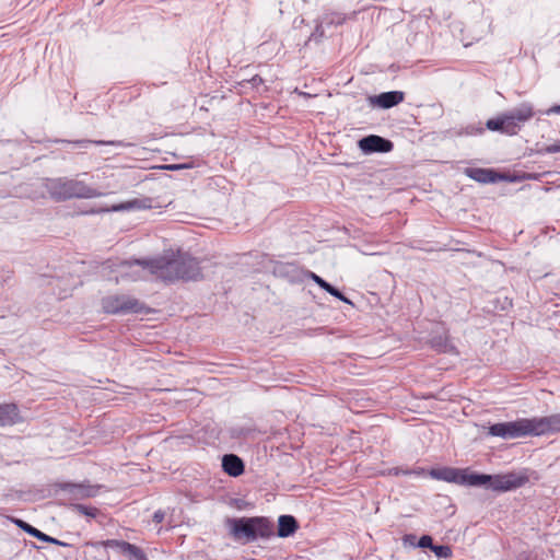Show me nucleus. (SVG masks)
<instances>
[{"label": "nucleus", "mask_w": 560, "mask_h": 560, "mask_svg": "<svg viewBox=\"0 0 560 560\" xmlns=\"http://www.w3.org/2000/svg\"><path fill=\"white\" fill-rule=\"evenodd\" d=\"M533 435H541L560 431V415L529 419Z\"/></svg>", "instance_id": "6e6552de"}, {"label": "nucleus", "mask_w": 560, "mask_h": 560, "mask_svg": "<svg viewBox=\"0 0 560 560\" xmlns=\"http://www.w3.org/2000/svg\"><path fill=\"white\" fill-rule=\"evenodd\" d=\"M75 494L80 498L93 497L96 493V489L94 487H75Z\"/></svg>", "instance_id": "aec40b11"}, {"label": "nucleus", "mask_w": 560, "mask_h": 560, "mask_svg": "<svg viewBox=\"0 0 560 560\" xmlns=\"http://www.w3.org/2000/svg\"><path fill=\"white\" fill-rule=\"evenodd\" d=\"M432 551L434 552V555L438 558H444V559L451 558L453 555L451 547L447 545H441V546L434 545V547H432Z\"/></svg>", "instance_id": "6ab92c4d"}, {"label": "nucleus", "mask_w": 560, "mask_h": 560, "mask_svg": "<svg viewBox=\"0 0 560 560\" xmlns=\"http://www.w3.org/2000/svg\"><path fill=\"white\" fill-rule=\"evenodd\" d=\"M489 434L502 439H517L533 435L529 419L495 423L489 428Z\"/></svg>", "instance_id": "39448f33"}, {"label": "nucleus", "mask_w": 560, "mask_h": 560, "mask_svg": "<svg viewBox=\"0 0 560 560\" xmlns=\"http://www.w3.org/2000/svg\"><path fill=\"white\" fill-rule=\"evenodd\" d=\"M163 517H164V515H163V513H161V512H156V513L154 514V521H155L156 523L162 522V521H163Z\"/></svg>", "instance_id": "cd10ccee"}, {"label": "nucleus", "mask_w": 560, "mask_h": 560, "mask_svg": "<svg viewBox=\"0 0 560 560\" xmlns=\"http://www.w3.org/2000/svg\"><path fill=\"white\" fill-rule=\"evenodd\" d=\"M73 509L83 514V515H88V516H91V517H95L96 516V513H97V510L94 509V508H88L85 505H82V504H74L73 505Z\"/></svg>", "instance_id": "412c9836"}, {"label": "nucleus", "mask_w": 560, "mask_h": 560, "mask_svg": "<svg viewBox=\"0 0 560 560\" xmlns=\"http://www.w3.org/2000/svg\"><path fill=\"white\" fill-rule=\"evenodd\" d=\"M166 168L176 170V168H179V166H166Z\"/></svg>", "instance_id": "7c9ffc66"}, {"label": "nucleus", "mask_w": 560, "mask_h": 560, "mask_svg": "<svg viewBox=\"0 0 560 560\" xmlns=\"http://www.w3.org/2000/svg\"><path fill=\"white\" fill-rule=\"evenodd\" d=\"M466 175L479 183H495L498 180H514L503 174H498L492 170L487 168H466Z\"/></svg>", "instance_id": "9d476101"}, {"label": "nucleus", "mask_w": 560, "mask_h": 560, "mask_svg": "<svg viewBox=\"0 0 560 560\" xmlns=\"http://www.w3.org/2000/svg\"><path fill=\"white\" fill-rule=\"evenodd\" d=\"M47 542H51V544H56V545H63L62 542H60L59 540L48 536V540H46Z\"/></svg>", "instance_id": "c85d7f7f"}, {"label": "nucleus", "mask_w": 560, "mask_h": 560, "mask_svg": "<svg viewBox=\"0 0 560 560\" xmlns=\"http://www.w3.org/2000/svg\"><path fill=\"white\" fill-rule=\"evenodd\" d=\"M19 420V411L15 405L0 406V425L13 424Z\"/></svg>", "instance_id": "4468645a"}, {"label": "nucleus", "mask_w": 560, "mask_h": 560, "mask_svg": "<svg viewBox=\"0 0 560 560\" xmlns=\"http://www.w3.org/2000/svg\"><path fill=\"white\" fill-rule=\"evenodd\" d=\"M326 292H328L329 294L334 295L335 298L339 299L340 301H342L347 304L353 305L349 299H347L340 291H338L337 289H335L331 285H329V288Z\"/></svg>", "instance_id": "5701e85b"}, {"label": "nucleus", "mask_w": 560, "mask_h": 560, "mask_svg": "<svg viewBox=\"0 0 560 560\" xmlns=\"http://www.w3.org/2000/svg\"><path fill=\"white\" fill-rule=\"evenodd\" d=\"M135 203H136V201L120 203V205L114 206L112 210H114V211L127 210V209L132 208L135 206Z\"/></svg>", "instance_id": "a878e982"}, {"label": "nucleus", "mask_w": 560, "mask_h": 560, "mask_svg": "<svg viewBox=\"0 0 560 560\" xmlns=\"http://www.w3.org/2000/svg\"><path fill=\"white\" fill-rule=\"evenodd\" d=\"M298 529V523L293 516L282 515L278 521V536L289 537Z\"/></svg>", "instance_id": "ddd939ff"}, {"label": "nucleus", "mask_w": 560, "mask_h": 560, "mask_svg": "<svg viewBox=\"0 0 560 560\" xmlns=\"http://www.w3.org/2000/svg\"><path fill=\"white\" fill-rule=\"evenodd\" d=\"M310 278L316 282L322 289H324L325 291L328 290L329 288V283L326 282L324 279H322L319 276H317L316 273L314 272H310Z\"/></svg>", "instance_id": "b1692460"}, {"label": "nucleus", "mask_w": 560, "mask_h": 560, "mask_svg": "<svg viewBox=\"0 0 560 560\" xmlns=\"http://www.w3.org/2000/svg\"><path fill=\"white\" fill-rule=\"evenodd\" d=\"M479 477H487L488 479L481 482L480 486L489 485L494 491H510L524 486L528 481V477L523 474L509 472L505 475H479Z\"/></svg>", "instance_id": "423d86ee"}, {"label": "nucleus", "mask_w": 560, "mask_h": 560, "mask_svg": "<svg viewBox=\"0 0 560 560\" xmlns=\"http://www.w3.org/2000/svg\"><path fill=\"white\" fill-rule=\"evenodd\" d=\"M107 546L118 547L121 552L127 553L138 560H142L144 558L143 552L138 547L126 541L110 540L107 542Z\"/></svg>", "instance_id": "2eb2a0df"}, {"label": "nucleus", "mask_w": 560, "mask_h": 560, "mask_svg": "<svg viewBox=\"0 0 560 560\" xmlns=\"http://www.w3.org/2000/svg\"><path fill=\"white\" fill-rule=\"evenodd\" d=\"M550 113H557V114H560V105L559 106H555L552 108L549 109Z\"/></svg>", "instance_id": "c756f323"}, {"label": "nucleus", "mask_w": 560, "mask_h": 560, "mask_svg": "<svg viewBox=\"0 0 560 560\" xmlns=\"http://www.w3.org/2000/svg\"><path fill=\"white\" fill-rule=\"evenodd\" d=\"M404 93L400 91L385 92L376 96H371L370 103L381 108H390L404 101Z\"/></svg>", "instance_id": "9b49d317"}, {"label": "nucleus", "mask_w": 560, "mask_h": 560, "mask_svg": "<svg viewBox=\"0 0 560 560\" xmlns=\"http://www.w3.org/2000/svg\"><path fill=\"white\" fill-rule=\"evenodd\" d=\"M429 474L438 480L468 486H480L481 482L488 479L487 477H479L478 474L470 472L468 469L451 467L431 469Z\"/></svg>", "instance_id": "20e7f679"}, {"label": "nucleus", "mask_w": 560, "mask_h": 560, "mask_svg": "<svg viewBox=\"0 0 560 560\" xmlns=\"http://www.w3.org/2000/svg\"><path fill=\"white\" fill-rule=\"evenodd\" d=\"M510 115L518 122H524L533 116V109L529 105L523 104L515 108Z\"/></svg>", "instance_id": "f3484780"}, {"label": "nucleus", "mask_w": 560, "mask_h": 560, "mask_svg": "<svg viewBox=\"0 0 560 560\" xmlns=\"http://www.w3.org/2000/svg\"><path fill=\"white\" fill-rule=\"evenodd\" d=\"M16 526H19L21 529H23L24 532H26L27 534L38 538L39 540H48V535L42 533L40 530H38L37 528L31 526L30 524H27L26 522L20 520V518H13L11 517L10 518Z\"/></svg>", "instance_id": "dca6fc26"}, {"label": "nucleus", "mask_w": 560, "mask_h": 560, "mask_svg": "<svg viewBox=\"0 0 560 560\" xmlns=\"http://www.w3.org/2000/svg\"><path fill=\"white\" fill-rule=\"evenodd\" d=\"M230 534L236 540L254 541L272 535V524L265 517H240L228 521Z\"/></svg>", "instance_id": "f03ea898"}, {"label": "nucleus", "mask_w": 560, "mask_h": 560, "mask_svg": "<svg viewBox=\"0 0 560 560\" xmlns=\"http://www.w3.org/2000/svg\"><path fill=\"white\" fill-rule=\"evenodd\" d=\"M359 147L364 152H388L393 144L382 137L372 135L361 139Z\"/></svg>", "instance_id": "1a4fd4ad"}, {"label": "nucleus", "mask_w": 560, "mask_h": 560, "mask_svg": "<svg viewBox=\"0 0 560 560\" xmlns=\"http://www.w3.org/2000/svg\"><path fill=\"white\" fill-rule=\"evenodd\" d=\"M502 125H504V121H502V117H498V118H494V119H489L487 121V127L490 129V130H500L502 131Z\"/></svg>", "instance_id": "4be33fe9"}, {"label": "nucleus", "mask_w": 560, "mask_h": 560, "mask_svg": "<svg viewBox=\"0 0 560 560\" xmlns=\"http://www.w3.org/2000/svg\"><path fill=\"white\" fill-rule=\"evenodd\" d=\"M121 267L126 269L124 276L133 280L147 279L152 275L168 281L178 279L196 280L199 277V267L194 259L166 260L160 258L148 262H125Z\"/></svg>", "instance_id": "f257e3e1"}, {"label": "nucleus", "mask_w": 560, "mask_h": 560, "mask_svg": "<svg viewBox=\"0 0 560 560\" xmlns=\"http://www.w3.org/2000/svg\"><path fill=\"white\" fill-rule=\"evenodd\" d=\"M418 546L421 548H430L432 550V547H434L432 544V537L428 535L422 536L419 539Z\"/></svg>", "instance_id": "393cba45"}, {"label": "nucleus", "mask_w": 560, "mask_h": 560, "mask_svg": "<svg viewBox=\"0 0 560 560\" xmlns=\"http://www.w3.org/2000/svg\"><path fill=\"white\" fill-rule=\"evenodd\" d=\"M547 152L549 153H557V152H560V142L557 143V144H552V145H549L547 149H546Z\"/></svg>", "instance_id": "bb28decb"}, {"label": "nucleus", "mask_w": 560, "mask_h": 560, "mask_svg": "<svg viewBox=\"0 0 560 560\" xmlns=\"http://www.w3.org/2000/svg\"><path fill=\"white\" fill-rule=\"evenodd\" d=\"M103 308L107 313H140L142 303L127 295H110L103 300Z\"/></svg>", "instance_id": "0eeeda50"}, {"label": "nucleus", "mask_w": 560, "mask_h": 560, "mask_svg": "<svg viewBox=\"0 0 560 560\" xmlns=\"http://www.w3.org/2000/svg\"><path fill=\"white\" fill-rule=\"evenodd\" d=\"M222 467L226 474L237 477L244 471V464L242 459L233 454L224 455L222 458Z\"/></svg>", "instance_id": "f8f14e48"}, {"label": "nucleus", "mask_w": 560, "mask_h": 560, "mask_svg": "<svg viewBox=\"0 0 560 560\" xmlns=\"http://www.w3.org/2000/svg\"><path fill=\"white\" fill-rule=\"evenodd\" d=\"M49 195L55 200L71 198L91 199L102 196L96 189L77 179H52L47 184Z\"/></svg>", "instance_id": "7ed1b4c3"}, {"label": "nucleus", "mask_w": 560, "mask_h": 560, "mask_svg": "<svg viewBox=\"0 0 560 560\" xmlns=\"http://www.w3.org/2000/svg\"><path fill=\"white\" fill-rule=\"evenodd\" d=\"M501 117L502 121H504V125H502V131L510 135L516 133L518 127L516 120L513 119V117L510 114L502 115Z\"/></svg>", "instance_id": "a211bd4d"}]
</instances>
